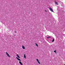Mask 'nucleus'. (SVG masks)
<instances>
[{"mask_svg": "<svg viewBox=\"0 0 65 65\" xmlns=\"http://www.w3.org/2000/svg\"><path fill=\"white\" fill-rule=\"evenodd\" d=\"M19 63L20 64V65H23V63H22L21 62V61H19Z\"/></svg>", "mask_w": 65, "mask_h": 65, "instance_id": "39448f33", "label": "nucleus"}, {"mask_svg": "<svg viewBox=\"0 0 65 65\" xmlns=\"http://www.w3.org/2000/svg\"><path fill=\"white\" fill-rule=\"evenodd\" d=\"M55 3L56 4V5H58V3H57L56 2H55Z\"/></svg>", "mask_w": 65, "mask_h": 65, "instance_id": "0eeeda50", "label": "nucleus"}, {"mask_svg": "<svg viewBox=\"0 0 65 65\" xmlns=\"http://www.w3.org/2000/svg\"><path fill=\"white\" fill-rule=\"evenodd\" d=\"M22 47L23 49H25V47H24V46L23 45L22 46Z\"/></svg>", "mask_w": 65, "mask_h": 65, "instance_id": "6e6552de", "label": "nucleus"}, {"mask_svg": "<svg viewBox=\"0 0 65 65\" xmlns=\"http://www.w3.org/2000/svg\"><path fill=\"white\" fill-rule=\"evenodd\" d=\"M51 38V37H47V39H49V38Z\"/></svg>", "mask_w": 65, "mask_h": 65, "instance_id": "9b49d317", "label": "nucleus"}, {"mask_svg": "<svg viewBox=\"0 0 65 65\" xmlns=\"http://www.w3.org/2000/svg\"><path fill=\"white\" fill-rule=\"evenodd\" d=\"M6 54L7 56H8V57H10V55H9L8 54V53L7 52H6Z\"/></svg>", "mask_w": 65, "mask_h": 65, "instance_id": "f03ea898", "label": "nucleus"}, {"mask_svg": "<svg viewBox=\"0 0 65 65\" xmlns=\"http://www.w3.org/2000/svg\"><path fill=\"white\" fill-rule=\"evenodd\" d=\"M17 57H18L19 58H20V57L19 56V54H17Z\"/></svg>", "mask_w": 65, "mask_h": 65, "instance_id": "423d86ee", "label": "nucleus"}, {"mask_svg": "<svg viewBox=\"0 0 65 65\" xmlns=\"http://www.w3.org/2000/svg\"><path fill=\"white\" fill-rule=\"evenodd\" d=\"M36 46H37V47H38V45L36 43Z\"/></svg>", "mask_w": 65, "mask_h": 65, "instance_id": "f8f14e48", "label": "nucleus"}, {"mask_svg": "<svg viewBox=\"0 0 65 65\" xmlns=\"http://www.w3.org/2000/svg\"><path fill=\"white\" fill-rule=\"evenodd\" d=\"M45 12H47V11H46V10H45Z\"/></svg>", "mask_w": 65, "mask_h": 65, "instance_id": "4468645a", "label": "nucleus"}, {"mask_svg": "<svg viewBox=\"0 0 65 65\" xmlns=\"http://www.w3.org/2000/svg\"><path fill=\"white\" fill-rule=\"evenodd\" d=\"M54 52L56 54H57V52H56V50H55V51H54Z\"/></svg>", "mask_w": 65, "mask_h": 65, "instance_id": "ddd939ff", "label": "nucleus"}, {"mask_svg": "<svg viewBox=\"0 0 65 65\" xmlns=\"http://www.w3.org/2000/svg\"><path fill=\"white\" fill-rule=\"evenodd\" d=\"M15 33H17V32H16V31H15Z\"/></svg>", "mask_w": 65, "mask_h": 65, "instance_id": "2eb2a0df", "label": "nucleus"}, {"mask_svg": "<svg viewBox=\"0 0 65 65\" xmlns=\"http://www.w3.org/2000/svg\"><path fill=\"white\" fill-rule=\"evenodd\" d=\"M36 60H37V62H38V63H39V64H40V62H39V60H38V59H36Z\"/></svg>", "mask_w": 65, "mask_h": 65, "instance_id": "7ed1b4c3", "label": "nucleus"}, {"mask_svg": "<svg viewBox=\"0 0 65 65\" xmlns=\"http://www.w3.org/2000/svg\"><path fill=\"white\" fill-rule=\"evenodd\" d=\"M54 41H55V39L54 38H53V40L52 41V42H54Z\"/></svg>", "mask_w": 65, "mask_h": 65, "instance_id": "1a4fd4ad", "label": "nucleus"}, {"mask_svg": "<svg viewBox=\"0 0 65 65\" xmlns=\"http://www.w3.org/2000/svg\"><path fill=\"white\" fill-rule=\"evenodd\" d=\"M64 65H65V64Z\"/></svg>", "mask_w": 65, "mask_h": 65, "instance_id": "dca6fc26", "label": "nucleus"}, {"mask_svg": "<svg viewBox=\"0 0 65 65\" xmlns=\"http://www.w3.org/2000/svg\"><path fill=\"white\" fill-rule=\"evenodd\" d=\"M16 59H17V60H18V61H21V59H19L18 57H16Z\"/></svg>", "mask_w": 65, "mask_h": 65, "instance_id": "20e7f679", "label": "nucleus"}, {"mask_svg": "<svg viewBox=\"0 0 65 65\" xmlns=\"http://www.w3.org/2000/svg\"><path fill=\"white\" fill-rule=\"evenodd\" d=\"M24 57L25 59H26V55H25V54H24Z\"/></svg>", "mask_w": 65, "mask_h": 65, "instance_id": "9d476101", "label": "nucleus"}, {"mask_svg": "<svg viewBox=\"0 0 65 65\" xmlns=\"http://www.w3.org/2000/svg\"><path fill=\"white\" fill-rule=\"evenodd\" d=\"M49 9L50 11H52V12H54V11L53 10V9L51 7L49 8Z\"/></svg>", "mask_w": 65, "mask_h": 65, "instance_id": "f257e3e1", "label": "nucleus"}]
</instances>
